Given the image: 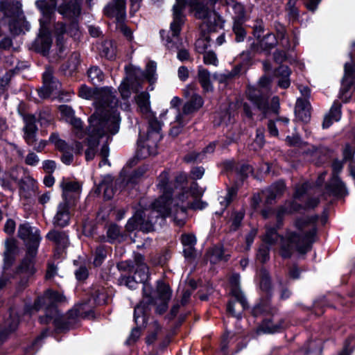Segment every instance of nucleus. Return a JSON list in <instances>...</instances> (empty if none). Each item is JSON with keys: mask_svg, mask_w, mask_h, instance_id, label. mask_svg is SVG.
Returning <instances> with one entry per match:
<instances>
[{"mask_svg": "<svg viewBox=\"0 0 355 355\" xmlns=\"http://www.w3.org/2000/svg\"><path fill=\"white\" fill-rule=\"evenodd\" d=\"M318 219V216H313L301 217L295 220V227L299 232L288 231L286 239L281 238L280 253L283 257H290L295 250L304 254L311 250L316 236Z\"/></svg>", "mask_w": 355, "mask_h": 355, "instance_id": "nucleus-1", "label": "nucleus"}, {"mask_svg": "<svg viewBox=\"0 0 355 355\" xmlns=\"http://www.w3.org/2000/svg\"><path fill=\"white\" fill-rule=\"evenodd\" d=\"M120 117L117 112H94L89 118V125L87 128V137L85 144L87 161L94 158L96 148L99 145V139L107 132L115 134L119 128Z\"/></svg>", "mask_w": 355, "mask_h": 355, "instance_id": "nucleus-2", "label": "nucleus"}, {"mask_svg": "<svg viewBox=\"0 0 355 355\" xmlns=\"http://www.w3.org/2000/svg\"><path fill=\"white\" fill-rule=\"evenodd\" d=\"M168 202V196L159 197L152 205L153 209L137 210L125 225L126 231L130 232L137 230L144 232L154 231L155 225L160 220L159 224L167 216L173 215L172 209L166 207Z\"/></svg>", "mask_w": 355, "mask_h": 355, "instance_id": "nucleus-3", "label": "nucleus"}, {"mask_svg": "<svg viewBox=\"0 0 355 355\" xmlns=\"http://www.w3.org/2000/svg\"><path fill=\"white\" fill-rule=\"evenodd\" d=\"M150 288L144 286V297L135 308L134 319L139 327H145L147 322V315L150 311V305L155 306V311L158 314L164 313L168 309V303L171 297V291L166 284L158 282L157 288V297L153 299L150 295Z\"/></svg>", "mask_w": 355, "mask_h": 355, "instance_id": "nucleus-4", "label": "nucleus"}, {"mask_svg": "<svg viewBox=\"0 0 355 355\" xmlns=\"http://www.w3.org/2000/svg\"><path fill=\"white\" fill-rule=\"evenodd\" d=\"M217 0H185L191 7L196 18L202 21L200 28L202 31H215L220 25V18L218 14L209 8Z\"/></svg>", "mask_w": 355, "mask_h": 355, "instance_id": "nucleus-5", "label": "nucleus"}, {"mask_svg": "<svg viewBox=\"0 0 355 355\" xmlns=\"http://www.w3.org/2000/svg\"><path fill=\"white\" fill-rule=\"evenodd\" d=\"M37 8L43 14V18L40 19V38L37 40V45L40 46L43 53L49 51L52 43L51 33L47 28L52 16L54 15L56 3L54 0H40L36 2Z\"/></svg>", "mask_w": 355, "mask_h": 355, "instance_id": "nucleus-6", "label": "nucleus"}, {"mask_svg": "<svg viewBox=\"0 0 355 355\" xmlns=\"http://www.w3.org/2000/svg\"><path fill=\"white\" fill-rule=\"evenodd\" d=\"M64 300V297L58 292L47 290L43 296L39 297L35 302L33 309L38 311L42 307L47 310L45 317L40 318L42 323H49L52 321L55 325L58 324L60 316L55 307V304Z\"/></svg>", "mask_w": 355, "mask_h": 355, "instance_id": "nucleus-7", "label": "nucleus"}, {"mask_svg": "<svg viewBox=\"0 0 355 355\" xmlns=\"http://www.w3.org/2000/svg\"><path fill=\"white\" fill-rule=\"evenodd\" d=\"M170 175L168 171H164L158 177L157 187L163 193L160 197L168 196V202L166 207L171 208L173 212V220L178 226H182L186 218V209L184 205H180L177 200L172 198V190L169 188Z\"/></svg>", "mask_w": 355, "mask_h": 355, "instance_id": "nucleus-8", "label": "nucleus"}, {"mask_svg": "<svg viewBox=\"0 0 355 355\" xmlns=\"http://www.w3.org/2000/svg\"><path fill=\"white\" fill-rule=\"evenodd\" d=\"M185 0H176L173 8V21L171 24V36H166V46L168 49H180L182 43L179 37L182 26L184 23Z\"/></svg>", "mask_w": 355, "mask_h": 355, "instance_id": "nucleus-9", "label": "nucleus"}, {"mask_svg": "<svg viewBox=\"0 0 355 355\" xmlns=\"http://www.w3.org/2000/svg\"><path fill=\"white\" fill-rule=\"evenodd\" d=\"M18 236L26 242L28 254L35 257L37 254L40 236L37 230L32 228L28 224L20 225Z\"/></svg>", "mask_w": 355, "mask_h": 355, "instance_id": "nucleus-10", "label": "nucleus"}, {"mask_svg": "<svg viewBox=\"0 0 355 355\" xmlns=\"http://www.w3.org/2000/svg\"><path fill=\"white\" fill-rule=\"evenodd\" d=\"M249 100L255 105V108L263 111H278L279 109V98L273 96L268 100L261 96L258 91L253 87H249L247 92Z\"/></svg>", "mask_w": 355, "mask_h": 355, "instance_id": "nucleus-11", "label": "nucleus"}, {"mask_svg": "<svg viewBox=\"0 0 355 355\" xmlns=\"http://www.w3.org/2000/svg\"><path fill=\"white\" fill-rule=\"evenodd\" d=\"M118 99L110 88H103L95 98V105L97 109L105 111H113L117 107Z\"/></svg>", "mask_w": 355, "mask_h": 355, "instance_id": "nucleus-12", "label": "nucleus"}, {"mask_svg": "<svg viewBox=\"0 0 355 355\" xmlns=\"http://www.w3.org/2000/svg\"><path fill=\"white\" fill-rule=\"evenodd\" d=\"M61 85L53 76V69L46 68L43 74V86L38 90L39 95L42 98H48L55 92H60Z\"/></svg>", "mask_w": 355, "mask_h": 355, "instance_id": "nucleus-13", "label": "nucleus"}, {"mask_svg": "<svg viewBox=\"0 0 355 355\" xmlns=\"http://www.w3.org/2000/svg\"><path fill=\"white\" fill-rule=\"evenodd\" d=\"M76 206L73 201L61 202L58 207V211L53 218L54 225L60 227L66 226L70 220L71 210Z\"/></svg>", "mask_w": 355, "mask_h": 355, "instance_id": "nucleus-14", "label": "nucleus"}, {"mask_svg": "<svg viewBox=\"0 0 355 355\" xmlns=\"http://www.w3.org/2000/svg\"><path fill=\"white\" fill-rule=\"evenodd\" d=\"M146 117L148 121L147 137L157 141L160 139L159 131L162 128V118L165 116V114L161 113L159 116H157L154 112H146Z\"/></svg>", "mask_w": 355, "mask_h": 355, "instance_id": "nucleus-15", "label": "nucleus"}, {"mask_svg": "<svg viewBox=\"0 0 355 355\" xmlns=\"http://www.w3.org/2000/svg\"><path fill=\"white\" fill-rule=\"evenodd\" d=\"M105 14L122 21L125 17V0H113L105 8Z\"/></svg>", "mask_w": 355, "mask_h": 355, "instance_id": "nucleus-16", "label": "nucleus"}, {"mask_svg": "<svg viewBox=\"0 0 355 355\" xmlns=\"http://www.w3.org/2000/svg\"><path fill=\"white\" fill-rule=\"evenodd\" d=\"M22 113V116L26 123L24 128L25 139L29 144H32L36 140L35 133L37 131V128L35 125V121L37 120V117L35 114H33L30 112Z\"/></svg>", "mask_w": 355, "mask_h": 355, "instance_id": "nucleus-17", "label": "nucleus"}, {"mask_svg": "<svg viewBox=\"0 0 355 355\" xmlns=\"http://www.w3.org/2000/svg\"><path fill=\"white\" fill-rule=\"evenodd\" d=\"M240 184L236 182L235 184L227 189V193L225 196L218 198V202L216 205V214H221L223 211L232 202L236 196Z\"/></svg>", "mask_w": 355, "mask_h": 355, "instance_id": "nucleus-18", "label": "nucleus"}, {"mask_svg": "<svg viewBox=\"0 0 355 355\" xmlns=\"http://www.w3.org/2000/svg\"><path fill=\"white\" fill-rule=\"evenodd\" d=\"M355 80V62L351 60L345 64V75L342 83V93L347 94Z\"/></svg>", "mask_w": 355, "mask_h": 355, "instance_id": "nucleus-19", "label": "nucleus"}, {"mask_svg": "<svg viewBox=\"0 0 355 355\" xmlns=\"http://www.w3.org/2000/svg\"><path fill=\"white\" fill-rule=\"evenodd\" d=\"M58 10L64 18L70 20L76 19L80 15V6L76 1H69L59 6Z\"/></svg>", "mask_w": 355, "mask_h": 355, "instance_id": "nucleus-20", "label": "nucleus"}, {"mask_svg": "<svg viewBox=\"0 0 355 355\" xmlns=\"http://www.w3.org/2000/svg\"><path fill=\"white\" fill-rule=\"evenodd\" d=\"M61 187L62 188L63 200L73 201L74 204H76L79 196V184L73 182H62Z\"/></svg>", "mask_w": 355, "mask_h": 355, "instance_id": "nucleus-21", "label": "nucleus"}, {"mask_svg": "<svg viewBox=\"0 0 355 355\" xmlns=\"http://www.w3.org/2000/svg\"><path fill=\"white\" fill-rule=\"evenodd\" d=\"M301 208L302 206L295 202H290L288 206L285 205L278 207L275 215L277 227L280 228L282 226L283 218L286 214L299 211Z\"/></svg>", "mask_w": 355, "mask_h": 355, "instance_id": "nucleus-22", "label": "nucleus"}, {"mask_svg": "<svg viewBox=\"0 0 355 355\" xmlns=\"http://www.w3.org/2000/svg\"><path fill=\"white\" fill-rule=\"evenodd\" d=\"M65 121L73 126V133L78 139H83L87 135V130L85 131L83 126V122L80 119L74 116L73 112H64Z\"/></svg>", "mask_w": 355, "mask_h": 355, "instance_id": "nucleus-23", "label": "nucleus"}, {"mask_svg": "<svg viewBox=\"0 0 355 355\" xmlns=\"http://www.w3.org/2000/svg\"><path fill=\"white\" fill-rule=\"evenodd\" d=\"M205 192V189L200 187L198 184L193 181L189 187L187 189H184L175 199L177 202H181L183 204L188 199V194L189 193L193 198H201Z\"/></svg>", "mask_w": 355, "mask_h": 355, "instance_id": "nucleus-24", "label": "nucleus"}, {"mask_svg": "<svg viewBox=\"0 0 355 355\" xmlns=\"http://www.w3.org/2000/svg\"><path fill=\"white\" fill-rule=\"evenodd\" d=\"M5 248L4 261L5 264L9 267L12 264L19 252L17 241L13 239H7L5 242Z\"/></svg>", "mask_w": 355, "mask_h": 355, "instance_id": "nucleus-25", "label": "nucleus"}, {"mask_svg": "<svg viewBox=\"0 0 355 355\" xmlns=\"http://www.w3.org/2000/svg\"><path fill=\"white\" fill-rule=\"evenodd\" d=\"M226 167L227 169L234 170L241 182H243L253 171L252 167L248 164H235L233 162H228Z\"/></svg>", "mask_w": 355, "mask_h": 355, "instance_id": "nucleus-26", "label": "nucleus"}, {"mask_svg": "<svg viewBox=\"0 0 355 355\" xmlns=\"http://www.w3.org/2000/svg\"><path fill=\"white\" fill-rule=\"evenodd\" d=\"M0 10L8 17L18 15L21 11V3L16 0H1Z\"/></svg>", "mask_w": 355, "mask_h": 355, "instance_id": "nucleus-27", "label": "nucleus"}, {"mask_svg": "<svg viewBox=\"0 0 355 355\" xmlns=\"http://www.w3.org/2000/svg\"><path fill=\"white\" fill-rule=\"evenodd\" d=\"M47 239L53 242L59 249H64L69 243L68 238L64 232L52 230L46 235Z\"/></svg>", "mask_w": 355, "mask_h": 355, "instance_id": "nucleus-28", "label": "nucleus"}, {"mask_svg": "<svg viewBox=\"0 0 355 355\" xmlns=\"http://www.w3.org/2000/svg\"><path fill=\"white\" fill-rule=\"evenodd\" d=\"M114 182L111 177H105L101 183L98 186L96 191L100 193L103 191L104 198L106 200L111 199L114 195Z\"/></svg>", "mask_w": 355, "mask_h": 355, "instance_id": "nucleus-29", "label": "nucleus"}, {"mask_svg": "<svg viewBox=\"0 0 355 355\" xmlns=\"http://www.w3.org/2000/svg\"><path fill=\"white\" fill-rule=\"evenodd\" d=\"M35 257H31L26 254V257L23 259L20 265L17 268V273L21 275H24L26 277H30L33 275L35 269L33 263V259Z\"/></svg>", "mask_w": 355, "mask_h": 355, "instance_id": "nucleus-30", "label": "nucleus"}, {"mask_svg": "<svg viewBox=\"0 0 355 355\" xmlns=\"http://www.w3.org/2000/svg\"><path fill=\"white\" fill-rule=\"evenodd\" d=\"M151 138L147 137V141L137 150V157L140 159H145L149 156L155 155L157 153V144L155 142L150 144Z\"/></svg>", "mask_w": 355, "mask_h": 355, "instance_id": "nucleus-31", "label": "nucleus"}, {"mask_svg": "<svg viewBox=\"0 0 355 355\" xmlns=\"http://www.w3.org/2000/svg\"><path fill=\"white\" fill-rule=\"evenodd\" d=\"M230 284L232 287V295L238 300L242 306L245 305V298L239 288V275H233L230 278Z\"/></svg>", "mask_w": 355, "mask_h": 355, "instance_id": "nucleus-32", "label": "nucleus"}, {"mask_svg": "<svg viewBox=\"0 0 355 355\" xmlns=\"http://www.w3.org/2000/svg\"><path fill=\"white\" fill-rule=\"evenodd\" d=\"M328 187L334 195L343 196L347 193L345 186L338 175L332 176Z\"/></svg>", "mask_w": 355, "mask_h": 355, "instance_id": "nucleus-33", "label": "nucleus"}, {"mask_svg": "<svg viewBox=\"0 0 355 355\" xmlns=\"http://www.w3.org/2000/svg\"><path fill=\"white\" fill-rule=\"evenodd\" d=\"M245 21H234L232 26V31L235 35V39L237 42H242L246 37V31L244 26Z\"/></svg>", "mask_w": 355, "mask_h": 355, "instance_id": "nucleus-34", "label": "nucleus"}, {"mask_svg": "<svg viewBox=\"0 0 355 355\" xmlns=\"http://www.w3.org/2000/svg\"><path fill=\"white\" fill-rule=\"evenodd\" d=\"M148 268L146 264L139 265V268L135 269L133 279L136 282L144 284L148 279Z\"/></svg>", "mask_w": 355, "mask_h": 355, "instance_id": "nucleus-35", "label": "nucleus"}, {"mask_svg": "<svg viewBox=\"0 0 355 355\" xmlns=\"http://www.w3.org/2000/svg\"><path fill=\"white\" fill-rule=\"evenodd\" d=\"M203 105V99L198 94L193 95V97L190 98L184 105V111H190L199 110Z\"/></svg>", "mask_w": 355, "mask_h": 355, "instance_id": "nucleus-36", "label": "nucleus"}, {"mask_svg": "<svg viewBox=\"0 0 355 355\" xmlns=\"http://www.w3.org/2000/svg\"><path fill=\"white\" fill-rule=\"evenodd\" d=\"M277 229H279L275 225V227H266V234L263 238L264 242L269 245H274L277 243L280 236L277 232Z\"/></svg>", "mask_w": 355, "mask_h": 355, "instance_id": "nucleus-37", "label": "nucleus"}, {"mask_svg": "<svg viewBox=\"0 0 355 355\" xmlns=\"http://www.w3.org/2000/svg\"><path fill=\"white\" fill-rule=\"evenodd\" d=\"M102 53L105 57L110 60L114 59L115 58L116 49L112 41H105L102 44Z\"/></svg>", "mask_w": 355, "mask_h": 355, "instance_id": "nucleus-38", "label": "nucleus"}, {"mask_svg": "<svg viewBox=\"0 0 355 355\" xmlns=\"http://www.w3.org/2000/svg\"><path fill=\"white\" fill-rule=\"evenodd\" d=\"M149 94L143 92L135 96V101L141 110L148 111L150 110Z\"/></svg>", "mask_w": 355, "mask_h": 355, "instance_id": "nucleus-39", "label": "nucleus"}, {"mask_svg": "<svg viewBox=\"0 0 355 355\" xmlns=\"http://www.w3.org/2000/svg\"><path fill=\"white\" fill-rule=\"evenodd\" d=\"M247 306V302H245V306H242L240 302L236 300V302H230L227 305V311L234 317L239 319L241 317V312Z\"/></svg>", "mask_w": 355, "mask_h": 355, "instance_id": "nucleus-40", "label": "nucleus"}, {"mask_svg": "<svg viewBox=\"0 0 355 355\" xmlns=\"http://www.w3.org/2000/svg\"><path fill=\"white\" fill-rule=\"evenodd\" d=\"M277 39L273 34H268L260 40V48L263 51H269L277 44Z\"/></svg>", "mask_w": 355, "mask_h": 355, "instance_id": "nucleus-41", "label": "nucleus"}, {"mask_svg": "<svg viewBox=\"0 0 355 355\" xmlns=\"http://www.w3.org/2000/svg\"><path fill=\"white\" fill-rule=\"evenodd\" d=\"M198 80L205 91L208 92L211 89L210 74L207 70L204 69H199Z\"/></svg>", "mask_w": 355, "mask_h": 355, "instance_id": "nucleus-42", "label": "nucleus"}, {"mask_svg": "<svg viewBox=\"0 0 355 355\" xmlns=\"http://www.w3.org/2000/svg\"><path fill=\"white\" fill-rule=\"evenodd\" d=\"M173 123L183 127L191 118L190 112H173Z\"/></svg>", "mask_w": 355, "mask_h": 355, "instance_id": "nucleus-43", "label": "nucleus"}, {"mask_svg": "<svg viewBox=\"0 0 355 355\" xmlns=\"http://www.w3.org/2000/svg\"><path fill=\"white\" fill-rule=\"evenodd\" d=\"M54 35L57 38V44L62 45L64 40V35L67 33L65 24L63 22H57L54 25Z\"/></svg>", "mask_w": 355, "mask_h": 355, "instance_id": "nucleus-44", "label": "nucleus"}, {"mask_svg": "<svg viewBox=\"0 0 355 355\" xmlns=\"http://www.w3.org/2000/svg\"><path fill=\"white\" fill-rule=\"evenodd\" d=\"M282 328L280 324H273L270 320H265L263 321L261 326L258 329V331L264 333H274Z\"/></svg>", "mask_w": 355, "mask_h": 355, "instance_id": "nucleus-45", "label": "nucleus"}, {"mask_svg": "<svg viewBox=\"0 0 355 355\" xmlns=\"http://www.w3.org/2000/svg\"><path fill=\"white\" fill-rule=\"evenodd\" d=\"M244 211H234L232 215V223L230 225V230H237L241 225V222L244 217Z\"/></svg>", "mask_w": 355, "mask_h": 355, "instance_id": "nucleus-46", "label": "nucleus"}, {"mask_svg": "<svg viewBox=\"0 0 355 355\" xmlns=\"http://www.w3.org/2000/svg\"><path fill=\"white\" fill-rule=\"evenodd\" d=\"M88 77L94 83H98L103 79V73L97 67H92L87 71Z\"/></svg>", "mask_w": 355, "mask_h": 355, "instance_id": "nucleus-47", "label": "nucleus"}, {"mask_svg": "<svg viewBox=\"0 0 355 355\" xmlns=\"http://www.w3.org/2000/svg\"><path fill=\"white\" fill-rule=\"evenodd\" d=\"M340 119V112H327L324 116L322 127L324 128H327L334 122L338 121Z\"/></svg>", "mask_w": 355, "mask_h": 355, "instance_id": "nucleus-48", "label": "nucleus"}, {"mask_svg": "<svg viewBox=\"0 0 355 355\" xmlns=\"http://www.w3.org/2000/svg\"><path fill=\"white\" fill-rule=\"evenodd\" d=\"M203 35L198 39L195 43L196 49L200 53H205V51L209 46V37L206 35L205 31H202Z\"/></svg>", "mask_w": 355, "mask_h": 355, "instance_id": "nucleus-49", "label": "nucleus"}, {"mask_svg": "<svg viewBox=\"0 0 355 355\" xmlns=\"http://www.w3.org/2000/svg\"><path fill=\"white\" fill-rule=\"evenodd\" d=\"M156 71V64L153 61L148 62L146 65L144 76L150 84L155 81V74Z\"/></svg>", "mask_w": 355, "mask_h": 355, "instance_id": "nucleus-50", "label": "nucleus"}, {"mask_svg": "<svg viewBox=\"0 0 355 355\" xmlns=\"http://www.w3.org/2000/svg\"><path fill=\"white\" fill-rule=\"evenodd\" d=\"M229 255H224V251L221 248H214L211 252V261L216 262L218 261H227Z\"/></svg>", "mask_w": 355, "mask_h": 355, "instance_id": "nucleus-51", "label": "nucleus"}, {"mask_svg": "<svg viewBox=\"0 0 355 355\" xmlns=\"http://www.w3.org/2000/svg\"><path fill=\"white\" fill-rule=\"evenodd\" d=\"M232 8L234 13V15L233 16L234 21H239V19L245 21L243 6L241 3H235Z\"/></svg>", "mask_w": 355, "mask_h": 355, "instance_id": "nucleus-52", "label": "nucleus"}, {"mask_svg": "<svg viewBox=\"0 0 355 355\" xmlns=\"http://www.w3.org/2000/svg\"><path fill=\"white\" fill-rule=\"evenodd\" d=\"M107 238L111 241H115L121 236L119 227L116 224H111L107 232Z\"/></svg>", "mask_w": 355, "mask_h": 355, "instance_id": "nucleus-53", "label": "nucleus"}, {"mask_svg": "<svg viewBox=\"0 0 355 355\" xmlns=\"http://www.w3.org/2000/svg\"><path fill=\"white\" fill-rule=\"evenodd\" d=\"M153 328H154L153 331H152L150 334H149V335L146 338V342L148 345L153 344L157 340V334L162 330L161 326L157 321H155L153 322Z\"/></svg>", "mask_w": 355, "mask_h": 355, "instance_id": "nucleus-54", "label": "nucleus"}, {"mask_svg": "<svg viewBox=\"0 0 355 355\" xmlns=\"http://www.w3.org/2000/svg\"><path fill=\"white\" fill-rule=\"evenodd\" d=\"M232 117L231 112H216V116L214 121L215 125H220L223 123L227 124Z\"/></svg>", "mask_w": 355, "mask_h": 355, "instance_id": "nucleus-55", "label": "nucleus"}, {"mask_svg": "<svg viewBox=\"0 0 355 355\" xmlns=\"http://www.w3.org/2000/svg\"><path fill=\"white\" fill-rule=\"evenodd\" d=\"M106 257V251L103 246L96 248L95 251V258L94 259V264L96 266H100L105 257Z\"/></svg>", "mask_w": 355, "mask_h": 355, "instance_id": "nucleus-56", "label": "nucleus"}, {"mask_svg": "<svg viewBox=\"0 0 355 355\" xmlns=\"http://www.w3.org/2000/svg\"><path fill=\"white\" fill-rule=\"evenodd\" d=\"M205 169L202 166H195L193 167L189 173V175L191 180L196 181L200 180L205 175Z\"/></svg>", "mask_w": 355, "mask_h": 355, "instance_id": "nucleus-57", "label": "nucleus"}, {"mask_svg": "<svg viewBox=\"0 0 355 355\" xmlns=\"http://www.w3.org/2000/svg\"><path fill=\"white\" fill-rule=\"evenodd\" d=\"M261 288L264 291H268L270 288V280L269 277L268 272L262 269L261 270Z\"/></svg>", "mask_w": 355, "mask_h": 355, "instance_id": "nucleus-58", "label": "nucleus"}, {"mask_svg": "<svg viewBox=\"0 0 355 355\" xmlns=\"http://www.w3.org/2000/svg\"><path fill=\"white\" fill-rule=\"evenodd\" d=\"M202 159V153H197L195 151L190 152L184 155L183 160L186 163H193L196 161L201 160Z\"/></svg>", "mask_w": 355, "mask_h": 355, "instance_id": "nucleus-59", "label": "nucleus"}, {"mask_svg": "<svg viewBox=\"0 0 355 355\" xmlns=\"http://www.w3.org/2000/svg\"><path fill=\"white\" fill-rule=\"evenodd\" d=\"M96 92L85 85L81 86L79 89V96L85 99H90L94 96Z\"/></svg>", "mask_w": 355, "mask_h": 355, "instance_id": "nucleus-60", "label": "nucleus"}, {"mask_svg": "<svg viewBox=\"0 0 355 355\" xmlns=\"http://www.w3.org/2000/svg\"><path fill=\"white\" fill-rule=\"evenodd\" d=\"M128 82L129 79L127 78L124 80L119 87V92L123 98H128L130 96V85Z\"/></svg>", "mask_w": 355, "mask_h": 355, "instance_id": "nucleus-61", "label": "nucleus"}, {"mask_svg": "<svg viewBox=\"0 0 355 355\" xmlns=\"http://www.w3.org/2000/svg\"><path fill=\"white\" fill-rule=\"evenodd\" d=\"M257 259L261 262L265 263L269 259V248L266 246H262L259 248L257 255Z\"/></svg>", "mask_w": 355, "mask_h": 355, "instance_id": "nucleus-62", "label": "nucleus"}, {"mask_svg": "<svg viewBox=\"0 0 355 355\" xmlns=\"http://www.w3.org/2000/svg\"><path fill=\"white\" fill-rule=\"evenodd\" d=\"M296 109L298 111L309 110L311 109V106L306 98H298L296 103Z\"/></svg>", "mask_w": 355, "mask_h": 355, "instance_id": "nucleus-63", "label": "nucleus"}, {"mask_svg": "<svg viewBox=\"0 0 355 355\" xmlns=\"http://www.w3.org/2000/svg\"><path fill=\"white\" fill-rule=\"evenodd\" d=\"M310 188V184L309 183H304L301 185H298L296 187L295 192L294 194L295 198H300L303 196L304 193L307 192L309 189Z\"/></svg>", "mask_w": 355, "mask_h": 355, "instance_id": "nucleus-64", "label": "nucleus"}]
</instances>
